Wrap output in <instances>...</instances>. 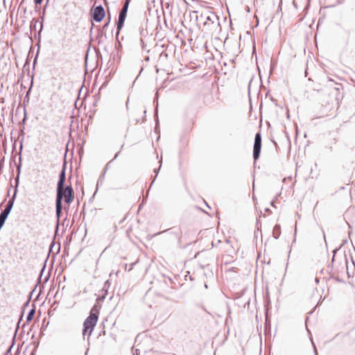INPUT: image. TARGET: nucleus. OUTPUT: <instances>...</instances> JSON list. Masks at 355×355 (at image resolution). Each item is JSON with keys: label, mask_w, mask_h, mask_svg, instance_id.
<instances>
[{"label": "nucleus", "mask_w": 355, "mask_h": 355, "mask_svg": "<svg viewBox=\"0 0 355 355\" xmlns=\"http://www.w3.org/2000/svg\"><path fill=\"white\" fill-rule=\"evenodd\" d=\"M23 149V144L22 141L20 142L19 145V162L17 164V175L15 178V187L14 189V192L12 197L8 200L7 205H6L4 209L0 213V230L3 227L5 224L6 220H7L17 198V194L18 191V187L19 184V177L21 173V152Z\"/></svg>", "instance_id": "f257e3e1"}, {"label": "nucleus", "mask_w": 355, "mask_h": 355, "mask_svg": "<svg viewBox=\"0 0 355 355\" xmlns=\"http://www.w3.org/2000/svg\"><path fill=\"white\" fill-rule=\"evenodd\" d=\"M60 196L62 202L64 200L65 204L67 205V207L66 208V212L67 214H68V211L69 209V206L71 203L74 200V191L72 186L71 184L66 185L64 189H60L58 190H56V197L58 198ZM67 216H66L64 220H67Z\"/></svg>", "instance_id": "f03ea898"}, {"label": "nucleus", "mask_w": 355, "mask_h": 355, "mask_svg": "<svg viewBox=\"0 0 355 355\" xmlns=\"http://www.w3.org/2000/svg\"><path fill=\"white\" fill-rule=\"evenodd\" d=\"M98 322L97 316L93 315H88L85 321L83 322V336L85 337L87 334V340H89V337L91 336L96 325Z\"/></svg>", "instance_id": "7ed1b4c3"}, {"label": "nucleus", "mask_w": 355, "mask_h": 355, "mask_svg": "<svg viewBox=\"0 0 355 355\" xmlns=\"http://www.w3.org/2000/svg\"><path fill=\"white\" fill-rule=\"evenodd\" d=\"M131 0H125V3L123 5L122 8L121 9L118 20L116 21V37H118L121 30L122 29L124 22L125 21L127 17V12L129 7V4Z\"/></svg>", "instance_id": "20e7f679"}, {"label": "nucleus", "mask_w": 355, "mask_h": 355, "mask_svg": "<svg viewBox=\"0 0 355 355\" xmlns=\"http://www.w3.org/2000/svg\"><path fill=\"white\" fill-rule=\"evenodd\" d=\"M262 146L261 135L260 132L256 133L253 146V159L257 161L260 157Z\"/></svg>", "instance_id": "39448f33"}, {"label": "nucleus", "mask_w": 355, "mask_h": 355, "mask_svg": "<svg viewBox=\"0 0 355 355\" xmlns=\"http://www.w3.org/2000/svg\"><path fill=\"white\" fill-rule=\"evenodd\" d=\"M105 17V11L102 5H98L91 10V18L93 21L101 22Z\"/></svg>", "instance_id": "423d86ee"}, {"label": "nucleus", "mask_w": 355, "mask_h": 355, "mask_svg": "<svg viewBox=\"0 0 355 355\" xmlns=\"http://www.w3.org/2000/svg\"><path fill=\"white\" fill-rule=\"evenodd\" d=\"M66 171H67V161L64 160L62 166V169L59 173V178L57 182L56 190L64 189L65 187L66 182Z\"/></svg>", "instance_id": "0eeeda50"}, {"label": "nucleus", "mask_w": 355, "mask_h": 355, "mask_svg": "<svg viewBox=\"0 0 355 355\" xmlns=\"http://www.w3.org/2000/svg\"><path fill=\"white\" fill-rule=\"evenodd\" d=\"M63 205L62 204L61 197L55 198V216L56 223L60 222L62 214Z\"/></svg>", "instance_id": "6e6552de"}, {"label": "nucleus", "mask_w": 355, "mask_h": 355, "mask_svg": "<svg viewBox=\"0 0 355 355\" xmlns=\"http://www.w3.org/2000/svg\"><path fill=\"white\" fill-rule=\"evenodd\" d=\"M166 232H168L170 234L175 235L178 238V242H180L182 234V230L180 227H174L166 230Z\"/></svg>", "instance_id": "1a4fd4ad"}, {"label": "nucleus", "mask_w": 355, "mask_h": 355, "mask_svg": "<svg viewBox=\"0 0 355 355\" xmlns=\"http://www.w3.org/2000/svg\"><path fill=\"white\" fill-rule=\"evenodd\" d=\"M101 307V305L100 304H98L96 302L94 304V306H92V308L91 309L89 315H92L93 314V315L97 316V320H98V315L100 313Z\"/></svg>", "instance_id": "9d476101"}, {"label": "nucleus", "mask_w": 355, "mask_h": 355, "mask_svg": "<svg viewBox=\"0 0 355 355\" xmlns=\"http://www.w3.org/2000/svg\"><path fill=\"white\" fill-rule=\"evenodd\" d=\"M33 78H34V74L33 73L31 76V85L28 89V91L26 92L25 96H24V105L26 106V103L29 102L30 99V94L31 92L32 87L33 86Z\"/></svg>", "instance_id": "9b49d317"}, {"label": "nucleus", "mask_w": 355, "mask_h": 355, "mask_svg": "<svg viewBox=\"0 0 355 355\" xmlns=\"http://www.w3.org/2000/svg\"><path fill=\"white\" fill-rule=\"evenodd\" d=\"M281 234V226L279 224H276L272 230V236L275 239H279Z\"/></svg>", "instance_id": "f8f14e48"}, {"label": "nucleus", "mask_w": 355, "mask_h": 355, "mask_svg": "<svg viewBox=\"0 0 355 355\" xmlns=\"http://www.w3.org/2000/svg\"><path fill=\"white\" fill-rule=\"evenodd\" d=\"M159 167L155 168H154V170H153V172H154V173H155V176H154L153 179V181H152V182H151V184H150V189L152 187V186H153V183L155 182V180H156V178H157V175H158V173H159V171H160V168H161V167H162V159L159 161Z\"/></svg>", "instance_id": "ddd939ff"}, {"label": "nucleus", "mask_w": 355, "mask_h": 355, "mask_svg": "<svg viewBox=\"0 0 355 355\" xmlns=\"http://www.w3.org/2000/svg\"><path fill=\"white\" fill-rule=\"evenodd\" d=\"M35 314V308H33L31 310H29V311L28 312V314L26 315V322H30L31 321H32Z\"/></svg>", "instance_id": "4468645a"}, {"label": "nucleus", "mask_w": 355, "mask_h": 355, "mask_svg": "<svg viewBox=\"0 0 355 355\" xmlns=\"http://www.w3.org/2000/svg\"><path fill=\"white\" fill-rule=\"evenodd\" d=\"M214 19L218 21V25L219 26L220 25V22H219L218 17L217 15H214V13H212L211 15H209V16L207 17L206 21H205V24H206L208 21H211V23L214 24Z\"/></svg>", "instance_id": "2eb2a0df"}, {"label": "nucleus", "mask_w": 355, "mask_h": 355, "mask_svg": "<svg viewBox=\"0 0 355 355\" xmlns=\"http://www.w3.org/2000/svg\"><path fill=\"white\" fill-rule=\"evenodd\" d=\"M110 281L109 279L106 280L105 282H104V284H103V286L101 289V291L103 293H105V294H107V291H108V289L110 286Z\"/></svg>", "instance_id": "dca6fc26"}, {"label": "nucleus", "mask_w": 355, "mask_h": 355, "mask_svg": "<svg viewBox=\"0 0 355 355\" xmlns=\"http://www.w3.org/2000/svg\"><path fill=\"white\" fill-rule=\"evenodd\" d=\"M48 4L45 3L44 10L42 12V15L41 17V23H40V29L39 31V33H40L43 29V24H44V15H45V9L47 7Z\"/></svg>", "instance_id": "f3484780"}, {"label": "nucleus", "mask_w": 355, "mask_h": 355, "mask_svg": "<svg viewBox=\"0 0 355 355\" xmlns=\"http://www.w3.org/2000/svg\"><path fill=\"white\" fill-rule=\"evenodd\" d=\"M48 4L45 3L44 10L42 12V15L41 17V23H40V29L39 31V33H40L43 29V24H44V15H45V9L47 7Z\"/></svg>", "instance_id": "a211bd4d"}, {"label": "nucleus", "mask_w": 355, "mask_h": 355, "mask_svg": "<svg viewBox=\"0 0 355 355\" xmlns=\"http://www.w3.org/2000/svg\"><path fill=\"white\" fill-rule=\"evenodd\" d=\"M259 220H257V230L254 231V239H257L258 236L260 235L262 237V233L261 227H258Z\"/></svg>", "instance_id": "6ab92c4d"}, {"label": "nucleus", "mask_w": 355, "mask_h": 355, "mask_svg": "<svg viewBox=\"0 0 355 355\" xmlns=\"http://www.w3.org/2000/svg\"><path fill=\"white\" fill-rule=\"evenodd\" d=\"M46 261H47V259H46V261H44V264H43L42 268H41V270H40V275H39V277H38V278H37V284L41 281V279H42V275H43V273H44V270H45V269H46Z\"/></svg>", "instance_id": "aec40b11"}, {"label": "nucleus", "mask_w": 355, "mask_h": 355, "mask_svg": "<svg viewBox=\"0 0 355 355\" xmlns=\"http://www.w3.org/2000/svg\"><path fill=\"white\" fill-rule=\"evenodd\" d=\"M26 120H27V112H26V107H25V105H24V117H23L21 122L19 123L20 124L23 125V130H24V125L26 123Z\"/></svg>", "instance_id": "412c9836"}, {"label": "nucleus", "mask_w": 355, "mask_h": 355, "mask_svg": "<svg viewBox=\"0 0 355 355\" xmlns=\"http://www.w3.org/2000/svg\"><path fill=\"white\" fill-rule=\"evenodd\" d=\"M107 294L102 293L101 295H98L96 300V302L98 304H100V302H102L105 299Z\"/></svg>", "instance_id": "4be33fe9"}, {"label": "nucleus", "mask_w": 355, "mask_h": 355, "mask_svg": "<svg viewBox=\"0 0 355 355\" xmlns=\"http://www.w3.org/2000/svg\"><path fill=\"white\" fill-rule=\"evenodd\" d=\"M37 23V20L35 19H33V20L31 22V29H35L36 28V24Z\"/></svg>", "instance_id": "5701e85b"}, {"label": "nucleus", "mask_w": 355, "mask_h": 355, "mask_svg": "<svg viewBox=\"0 0 355 355\" xmlns=\"http://www.w3.org/2000/svg\"><path fill=\"white\" fill-rule=\"evenodd\" d=\"M38 54H39V49H37V51L36 53L35 57L33 62V70H34L35 68V65H36V63H37V57H38Z\"/></svg>", "instance_id": "b1692460"}, {"label": "nucleus", "mask_w": 355, "mask_h": 355, "mask_svg": "<svg viewBox=\"0 0 355 355\" xmlns=\"http://www.w3.org/2000/svg\"><path fill=\"white\" fill-rule=\"evenodd\" d=\"M347 242V241H345L343 242V243H342V245L339 247V248H335L334 250H333V255H336V252L342 248V246Z\"/></svg>", "instance_id": "393cba45"}, {"label": "nucleus", "mask_w": 355, "mask_h": 355, "mask_svg": "<svg viewBox=\"0 0 355 355\" xmlns=\"http://www.w3.org/2000/svg\"><path fill=\"white\" fill-rule=\"evenodd\" d=\"M60 228V222L56 223L55 227V236L58 234Z\"/></svg>", "instance_id": "a878e982"}, {"label": "nucleus", "mask_w": 355, "mask_h": 355, "mask_svg": "<svg viewBox=\"0 0 355 355\" xmlns=\"http://www.w3.org/2000/svg\"><path fill=\"white\" fill-rule=\"evenodd\" d=\"M29 64H30V60L28 59H26L25 64L24 65V69L28 68L29 69Z\"/></svg>", "instance_id": "bb28decb"}, {"label": "nucleus", "mask_w": 355, "mask_h": 355, "mask_svg": "<svg viewBox=\"0 0 355 355\" xmlns=\"http://www.w3.org/2000/svg\"><path fill=\"white\" fill-rule=\"evenodd\" d=\"M110 20H111V17L110 16L108 18V20L104 24V25L103 26V28H105L108 26V25L110 24Z\"/></svg>", "instance_id": "cd10ccee"}, {"label": "nucleus", "mask_w": 355, "mask_h": 355, "mask_svg": "<svg viewBox=\"0 0 355 355\" xmlns=\"http://www.w3.org/2000/svg\"><path fill=\"white\" fill-rule=\"evenodd\" d=\"M99 182H100V180H98V182H97V187H96V191H95V192H94V193L93 196L90 198V200H89L90 201H91V200H92V198L94 197V196H95L96 193L97 192V191H98V184H99Z\"/></svg>", "instance_id": "c85d7f7f"}, {"label": "nucleus", "mask_w": 355, "mask_h": 355, "mask_svg": "<svg viewBox=\"0 0 355 355\" xmlns=\"http://www.w3.org/2000/svg\"><path fill=\"white\" fill-rule=\"evenodd\" d=\"M20 322H21V320H19L18 321V322H17V327H16V329H15V336H16L17 333V331H18V329H19V324H20Z\"/></svg>", "instance_id": "c756f323"}, {"label": "nucleus", "mask_w": 355, "mask_h": 355, "mask_svg": "<svg viewBox=\"0 0 355 355\" xmlns=\"http://www.w3.org/2000/svg\"><path fill=\"white\" fill-rule=\"evenodd\" d=\"M44 0H34V3L36 6L40 5Z\"/></svg>", "instance_id": "7c9ffc66"}, {"label": "nucleus", "mask_w": 355, "mask_h": 355, "mask_svg": "<svg viewBox=\"0 0 355 355\" xmlns=\"http://www.w3.org/2000/svg\"><path fill=\"white\" fill-rule=\"evenodd\" d=\"M136 263H137V262H134V263H131V264H130V268H129V270H129V271H130V270H131L134 268V266H135V265Z\"/></svg>", "instance_id": "2f4dec72"}, {"label": "nucleus", "mask_w": 355, "mask_h": 355, "mask_svg": "<svg viewBox=\"0 0 355 355\" xmlns=\"http://www.w3.org/2000/svg\"><path fill=\"white\" fill-rule=\"evenodd\" d=\"M107 169V166H106V167L105 168V169H104V171H103V174H102V175H101V178H104V176H105V172H106Z\"/></svg>", "instance_id": "473e14b6"}, {"label": "nucleus", "mask_w": 355, "mask_h": 355, "mask_svg": "<svg viewBox=\"0 0 355 355\" xmlns=\"http://www.w3.org/2000/svg\"><path fill=\"white\" fill-rule=\"evenodd\" d=\"M161 56H164V57L167 58L168 57V53H166L165 51H162V53H161Z\"/></svg>", "instance_id": "72a5a7b5"}, {"label": "nucleus", "mask_w": 355, "mask_h": 355, "mask_svg": "<svg viewBox=\"0 0 355 355\" xmlns=\"http://www.w3.org/2000/svg\"><path fill=\"white\" fill-rule=\"evenodd\" d=\"M49 277L50 275H47L45 277H44V282H47L49 279Z\"/></svg>", "instance_id": "f704fd0d"}, {"label": "nucleus", "mask_w": 355, "mask_h": 355, "mask_svg": "<svg viewBox=\"0 0 355 355\" xmlns=\"http://www.w3.org/2000/svg\"><path fill=\"white\" fill-rule=\"evenodd\" d=\"M141 46L143 49L145 48V44H144V41L143 40H141Z\"/></svg>", "instance_id": "c9c22d12"}, {"label": "nucleus", "mask_w": 355, "mask_h": 355, "mask_svg": "<svg viewBox=\"0 0 355 355\" xmlns=\"http://www.w3.org/2000/svg\"><path fill=\"white\" fill-rule=\"evenodd\" d=\"M33 292H30L29 295H28V300H30L33 296Z\"/></svg>", "instance_id": "e433bc0d"}, {"label": "nucleus", "mask_w": 355, "mask_h": 355, "mask_svg": "<svg viewBox=\"0 0 355 355\" xmlns=\"http://www.w3.org/2000/svg\"><path fill=\"white\" fill-rule=\"evenodd\" d=\"M144 203V202L143 201V202L139 205V208H138V211H139V210L141 209V207L143 206Z\"/></svg>", "instance_id": "4c0bfd02"}, {"label": "nucleus", "mask_w": 355, "mask_h": 355, "mask_svg": "<svg viewBox=\"0 0 355 355\" xmlns=\"http://www.w3.org/2000/svg\"><path fill=\"white\" fill-rule=\"evenodd\" d=\"M335 280L338 282H342V280L338 277L335 278Z\"/></svg>", "instance_id": "58836bf2"}, {"label": "nucleus", "mask_w": 355, "mask_h": 355, "mask_svg": "<svg viewBox=\"0 0 355 355\" xmlns=\"http://www.w3.org/2000/svg\"><path fill=\"white\" fill-rule=\"evenodd\" d=\"M37 284L35 286V287L33 288V289L31 291V292H33V293L35 291L36 288H37Z\"/></svg>", "instance_id": "ea45409f"}, {"label": "nucleus", "mask_w": 355, "mask_h": 355, "mask_svg": "<svg viewBox=\"0 0 355 355\" xmlns=\"http://www.w3.org/2000/svg\"><path fill=\"white\" fill-rule=\"evenodd\" d=\"M157 94H156L155 97L154 98V101H157V105H158V101H157Z\"/></svg>", "instance_id": "a19ab883"}, {"label": "nucleus", "mask_w": 355, "mask_h": 355, "mask_svg": "<svg viewBox=\"0 0 355 355\" xmlns=\"http://www.w3.org/2000/svg\"><path fill=\"white\" fill-rule=\"evenodd\" d=\"M119 153H120V151H119V152L115 155V156H114V159H113L112 160H114V159H116V157L119 156Z\"/></svg>", "instance_id": "79ce46f5"}, {"label": "nucleus", "mask_w": 355, "mask_h": 355, "mask_svg": "<svg viewBox=\"0 0 355 355\" xmlns=\"http://www.w3.org/2000/svg\"><path fill=\"white\" fill-rule=\"evenodd\" d=\"M265 211L268 212V213H271V211H270V209L269 208H266L265 209Z\"/></svg>", "instance_id": "37998d69"}, {"label": "nucleus", "mask_w": 355, "mask_h": 355, "mask_svg": "<svg viewBox=\"0 0 355 355\" xmlns=\"http://www.w3.org/2000/svg\"><path fill=\"white\" fill-rule=\"evenodd\" d=\"M235 269H236V268L232 267V268H229V269H228V271H235Z\"/></svg>", "instance_id": "c03bdc74"}, {"label": "nucleus", "mask_w": 355, "mask_h": 355, "mask_svg": "<svg viewBox=\"0 0 355 355\" xmlns=\"http://www.w3.org/2000/svg\"><path fill=\"white\" fill-rule=\"evenodd\" d=\"M270 205L272 207H275V200H274L270 202Z\"/></svg>", "instance_id": "a18cd8bd"}, {"label": "nucleus", "mask_w": 355, "mask_h": 355, "mask_svg": "<svg viewBox=\"0 0 355 355\" xmlns=\"http://www.w3.org/2000/svg\"><path fill=\"white\" fill-rule=\"evenodd\" d=\"M54 245H55V244H54L53 243H51V246H50L49 251H51V250H52V248H53Z\"/></svg>", "instance_id": "49530a36"}, {"label": "nucleus", "mask_w": 355, "mask_h": 355, "mask_svg": "<svg viewBox=\"0 0 355 355\" xmlns=\"http://www.w3.org/2000/svg\"><path fill=\"white\" fill-rule=\"evenodd\" d=\"M313 350H314V354L318 355L316 348H314Z\"/></svg>", "instance_id": "de8ad7c7"}, {"label": "nucleus", "mask_w": 355, "mask_h": 355, "mask_svg": "<svg viewBox=\"0 0 355 355\" xmlns=\"http://www.w3.org/2000/svg\"><path fill=\"white\" fill-rule=\"evenodd\" d=\"M334 261H335V256H334V255H333V257H332V259H331V263H332V264H333V263L334 262Z\"/></svg>", "instance_id": "09e8293b"}, {"label": "nucleus", "mask_w": 355, "mask_h": 355, "mask_svg": "<svg viewBox=\"0 0 355 355\" xmlns=\"http://www.w3.org/2000/svg\"><path fill=\"white\" fill-rule=\"evenodd\" d=\"M252 80L251 79L250 83H249V85H248V90L250 91V85H251V83H252Z\"/></svg>", "instance_id": "8fccbe9b"}, {"label": "nucleus", "mask_w": 355, "mask_h": 355, "mask_svg": "<svg viewBox=\"0 0 355 355\" xmlns=\"http://www.w3.org/2000/svg\"><path fill=\"white\" fill-rule=\"evenodd\" d=\"M334 89L336 92V93L339 92V88L338 87H335Z\"/></svg>", "instance_id": "3c124183"}, {"label": "nucleus", "mask_w": 355, "mask_h": 355, "mask_svg": "<svg viewBox=\"0 0 355 355\" xmlns=\"http://www.w3.org/2000/svg\"><path fill=\"white\" fill-rule=\"evenodd\" d=\"M28 304H29V300H28V301L24 304V306H28Z\"/></svg>", "instance_id": "603ef678"}, {"label": "nucleus", "mask_w": 355, "mask_h": 355, "mask_svg": "<svg viewBox=\"0 0 355 355\" xmlns=\"http://www.w3.org/2000/svg\"><path fill=\"white\" fill-rule=\"evenodd\" d=\"M204 202H205V203L206 207H208L209 209H211V207H209V205H208L205 201H204Z\"/></svg>", "instance_id": "864d4df0"}, {"label": "nucleus", "mask_w": 355, "mask_h": 355, "mask_svg": "<svg viewBox=\"0 0 355 355\" xmlns=\"http://www.w3.org/2000/svg\"><path fill=\"white\" fill-rule=\"evenodd\" d=\"M144 116L143 117V119L145 120V117H146V110H144Z\"/></svg>", "instance_id": "5fc2aeb1"}, {"label": "nucleus", "mask_w": 355, "mask_h": 355, "mask_svg": "<svg viewBox=\"0 0 355 355\" xmlns=\"http://www.w3.org/2000/svg\"><path fill=\"white\" fill-rule=\"evenodd\" d=\"M315 279L316 283H318V282H319V279H318V278L315 277Z\"/></svg>", "instance_id": "6e6d98bb"}, {"label": "nucleus", "mask_w": 355, "mask_h": 355, "mask_svg": "<svg viewBox=\"0 0 355 355\" xmlns=\"http://www.w3.org/2000/svg\"><path fill=\"white\" fill-rule=\"evenodd\" d=\"M246 10L247 12H250V8L248 6L246 8Z\"/></svg>", "instance_id": "4d7b16f0"}, {"label": "nucleus", "mask_w": 355, "mask_h": 355, "mask_svg": "<svg viewBox=\"0 0 355 355\" xmlns=\"http://www.w3.org/2000/svg\"><path fill=\"white\" fill-rule=\"evenodd\" d=\"M49 1L50 0H46L45 3L49 4Z\"/></svg>", "instance_id": "13d9d810"}, {"label": "nucleus", "mask_w": 355, "mask_h": 355, "mask_svg": "<svg viewBox=\"0 0 355 355\" xmlns=\"http://www.w3.org/2000/svg\"><path fill=\"white\" fill-rule=\"evenodd\" d=\"M31 355H35V352H34V350L31 352Z\"/></svg>", "instance_id": "bf43d9fd"}, {"label": "nucleus", "mask_w": 355, "mask_h": 355, "mask_svg": "<svg viewBox=\"0 0 355 355\" xmlns=\"http://www.w3.org/2000/svg\"><path fill=\"white\" fill-rule=\"evenodd\" d=\"M7 196H10V189H9V190H8V191Z\"/></svg>", "instance_id": "052dcab7"}, {"label": "nucleus", "mask_w": 355, "mask_h": 355, "mask_svg": "<svg viewBox=\"0 0 355 355\" xmlns=\"http://www.w3.org/2000/svg\"><path fill=\"white\" fill-rule=\"evenodd\" d=\"M168 279L169 282H172V279L170 277H168Z\"/></svg>", "instance_id": "680f3d73"}, {"label": "nucleus", "mask_w": 355, "mask_h": 355, "mask_svg": "<svg viewBox=\"0 0 355 355\" xmlns=\"http://www.w3.org/2000/svg\"><path fill=\"white\" fill-rule=\"evenodd\" d=\"M309 320V316H306V322Z\"/></svg>", "instance_id": "e2e57ef3"}, {"label": "nucleus", "mask_w": 355, "mask_h": 355, "mask_svg": "<svg viewBox=\"0 0 355 355\" xmlns=\"http://www.w3.org/2000/svg\"><path fill=\"white\" fill-rule=\"evenodd\" d=\"M205 288H207V287H208L207 284H205Z\"/></svg>", "instance_id": "0e129e2a"}, {"label": "nucleus", "mask_w": 355, "mask_h": 355, "mask_svg": "<svg viewBox=\"0 0 355 355\" xmlns=\"http://www.w3.org/2000/svg\"><path fill=\"white\" fill-rule=\"evenodd\" d=\"M271 100H272V101H275L272 97H271Z\"/></svg>", "instance_id": "69168bd1"}]
</instances>
